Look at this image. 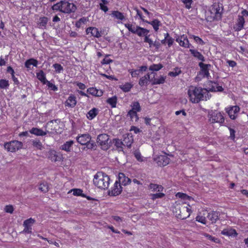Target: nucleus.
Listing matches in <instances>:
<instances>
[{
  "label": "nucleus",
  "mask_w": 248,
  "mask_h": 248,
  "mask_svg": "<svg viewBox=\"0 0 248 248\" xmlns=\"http://www.w3.org/2000/svg\"><path fill=\"white\" fill-rule=\"evenodd\" d=\"M172 212L177 218L185 219L190 216L191 209L186 206L185 203L177 201L173 205Z\"/></svg>",
  "instance_id": "nucleus-1"
},
{
  "label": "nucleus",
  "mask_w": 248,
  "mask_h": 248,
  "mask_svg": "<svg viewBox=\"0 0 248 248\" xmlns=\"http://www.w3.org/2000/svg\"><path fill=\"white\" fill-rule=\"evenodd\" d=\"M206 93V90L200 87H192L188 91L190 101L194 103H198L200 101L204 100L206 98L204 94Z\"/></svg>",
  "instance_id": "nucleus-2"
},
{
  "label": "nucleus",
  "mask_w": 248,
  "mask_h": 248,
  "mask_svg": "<svg viewBox=\"0 0 248 248\" xmlns=\"http://www.w3.org/2000/svg\"><path fill=\"white\" fill-rule=\"evenodd\" d=\"M53 10L59 11L62 13L70 14L74 13L77 10V6L73 3L66 0H62L52 6Z\"/></svg>",
  "instance_id": "nucleus-3"
},
{
  "label": "nucleus",
  "mask_w": 248,
  "mask_h": 248,
  "mask_svg": "<svg viewBox=\"0 0 248 248\" xmlns=\"http://www.w3.org/2000/svg\"><path fill=\"white\" fill-rule=\"evenodd\" d=\"M93 184L98 188L106 189L108 188L110 178L109 176L103 172H98L94 176Z\"/></svg>",
  "instance_id": "nucleus-4"
},
{
  "label": "nucleus",
  "mask_w": 248,
  "mask_h": 248,
  "mask_svg": "<svg viewBox=\"0 0 248 248\" xmlns=\"http://www.w3.org/2000/svg\"><path fill=\"white\" fill-rule=\"evenodd\" d=\"M124 26L129 31L133 34H137L139 37H144L147 36L149 33V30L140 27L139 26H134L133 24L126 23L124 24Z\"/></svg>",
  "instance_id": "nucleus-5"
},
{
  "label": "nucleus",
  "mask_w": 248,
  "mask_h": 248,
  "mask_svg": "<svg viewBox=\"0 0 248 248\" xmlns=\"http://www.w3.org/2000/svg\"><path fill=\"white\" fill-rule=\"evenodd\" d=\"M96 142L104 151L108 149L112 144L111 140H109V136L106 134L99 135L96 139Z\"/></svg>",
  "instance_id": "nucleus-6"
},
{
  "label": "nucleus",
  "mask_w": 248,
  "mask_h": 248,
  "mask_svg": "<svg viewBox=\"0 0 248 248\" xmlns=\"http://www.w3.org/2000/svg\"><path fill=\"white\" fill-rule=\"evenodd\" d=\"M23 143L18 140H13L4 143V147L8 151L15 152L22 148Z\"/></svg>",
  "instance_id": "nucleus-7"
},
{
  "label": "nucleus",
  "mask_w": 248,
  "mask_h": 248,
  "mask_svg": "<svg viewBox=\"0 0 248 248\" xmlns=\"http://www.w3.org/2000/svg\"><path fill=\"white\" fill-rule=\"evenodd\" d=\"M209 120L212 123H218L222 124L224 122V119L220 112L216 110L211 111L208 114Z\"/></svg>",
  "instance_id": "nucleus-8"
},
{
  "label": "nucleus",
  "mask_w": 248,
  "mask_h": 248,
  "mask_svg": "<svg viewBox=\"0 0 248 248\" xmlns=\"http://www.w3.org/2000/svg\"><path fill=\"white\" fill-rule=\"evenodd\" d=\"M211 13L214 15V18L218 20L221 18L222 16V7L219 3H214L210 8Z\"/></svg>",
  "instance_id": "nucleus-9"
},
{
  "label": "nucleus",
  "mask_w": 248,
  "mask_h": 248,
  "mask_svg": "<svg viewBox=\"0 0 248 248\" xmlns=\"http://www.w3.org/2000/svg\"><path fill=\"white\" fill-rule=\"evenodd\" d=\"M176 41L179 43L180 46H183L184 47L189 48L190 46L193 47V46H192L189 43L187 36L185 35H183L180 37H177L176 39Z\"/></svg>",
  "instance_id": "nucleus-10"
},
{
  "label": "nucleus",
  "mask_w": 248,
  "mask_h": 248,
  "mask_svg": "<svg viewBox=\"0 0 248 248\" xmlns=\"http://www.w3.org/2000/svg\"><path fill=\"white\" fill-rule=\"evenodd\" d=\"M122 191V187L119 184L118 181H116L114 187L111 191H108V194L110 196H116L121 194Z\"/></svg>",
  "instance_id": "nucleus-11"
},
{
  "label": "nucleus",
  "mask_w": 248,
  "mask_h": 248,
  "mask_svg": "<svg viewBox=\"0 0 248 248\" xmlns=\"http://www.w3.org/2000/svg\"><path fill=\"white\" fill-rule=\"evenodd\" d=\"M133 138L131 133H126L123 135V144L124 146H127L128 148L131 147V145L133 142Z\"/></svg>",
  "instance_id": "nucleus-12"
},
{
  "label": "nucleus",
  "mask_w": 248,
  "mask_h": 248,
  "mask_svg": "<svg viewBox=\"0 0 248 248\" xmlns=\"http://www.w3.org/2000/svg\"><path fill=\"white\" fill-rule=\"evenodd\" d=\"M208 89L210 92H222L223 88L221 86H218L217 82L209 81L208 82Z\"/></svg>",
  "instance_id": "nucleus-13"
},
{
  "label": "nucleus",
  "mask_w": 248,
  "mask_h": 248,
  "mask_svg": "<svg viewBox=\"0 0 248 248\" xmlns=\"http://www.w3.org/2000/svg\"><path fill=\"white\" fill-rule=\"evenodd\" d=\"M76 139L77 141L81 145H85L90 141L91 137L89 134H84L78 135Z\"/></svg>",
  "instance_id": "nucleus-14"
},
{
  "label": "nucleus",
  "mask_w": 248,
  "mask_h": 248,
  "mask_svg": "<svg viewBox=\"0 0 248 248\" xmlns=\"http://www.w3.org/2000/svg\"><path fill=\"white\" fill-rule=\"evenodd\" d=\"M156 160L159 166H165L169 163L170 159L166 155H160Z\"/></svg>",
  "instance_id": "nucleus-15"
},
{
  "label": "nucleus",
  "mask_w": 248,
  "mask_h": 248,
  "mask_svg": "<svg viewBox=\"0 0 248 248\" xmlns=\"http://www.w3.org/2000/svg\"><path fill=\"white\" fill-rule=\"evenodd\" d=\"M151 74H153L154 76L153 78L151 79V81H152L153 85L160 84L165 82V79L166 78V76H161L159 78H157L155 77V76L156 74L155 73L153 72Z\"/></svg>",
  "instance_id": "nucleus-16"
},
{
  "label": "nucleus",
  "mask_w": 248,
  "mask_h": 248,
  "mask_svg": "<svg viewBox=\"0 0 248 248\" xmlns=\"http://www.w3.org/2000/svg\"><path fill=\"white\" fill-rule=\"evenodd\" d=\"M119 184L126 186L131 183V179L125 176L124 173H120L118 176Z\"/></svg>",
  "instance_id": "nucleus-17"
},
{
  "label": "nucleus",
  "mask_w": 248,
  "mask_h": 248,
  "mask_svg": "<svg viewBox=\"0 0 248 248\" xmlns=\"http://www.w3.org/2000/svg\"><path fill=\"white\" fill-rule=\"evenodd\" d=\"M219 216L220 214L219 212L212 211L208 213L207 217L213 223H215L217 220L219 219Z\"/></svg>",
  "instance_id": "nucleus-18"
},
{
  "label": "nucleus",
  "mask_w": 248,
  "mask_h": 248,
  "mask_svg": "<svg viewBox=\"0 0 248 248\" xmlns=\"http://www.w3.org/2000/svg\"><path fill=\"white\" fill-rule=\"evenodd\" d=\"M30 132L37 136H43L46 135L48 131H44L41 129L33 127L30 130Z\"/></svg>",
  "instance_id": "nucleus-19"
},
{
  "label": "nucleus",
  "mask_w": 248,
  "mask_h": 248,
  "mask_svg": "<svg viewBox=\"0 0 248 248\" xmlns=\"http://www.w3.org/2000/svg\"><path fill=\"white\" fill-rule=\"evenodd\" d=\"M87 91V93L92 94V95L97 97L101 96L103 94V92L102 91V90H99L93 87L88 89Z\"/></svg>",
  "instance_id": "nucleus-20"
},
{
  "label": "nucleus",
  "mask_w": 248,
  "mask_h": 248,
  "mask_svg": "<svg viewBox=\"0 0 248 248\" xmlns=\"http://www.w3.org/2000/svg\"><path fill=\"white\" fill-rule=\"evenodd\" d=\"M245 23V19L243 16H239L237 22L236 24V27H234L236 31H240L243 28Z\"/></svg>",
  "instance_id": "nucleus-21"
},
{
  "label": "nucleus",
  "mask_w": 248,
  "mask_h": 248,
  "mask_svg": "<svg viewBox=\"0 0 248 248\" xmlns=\"http://www.w3.org/2000/svg\"><path fill=\"white\" fill-rule=\"evenodd\" d=\"M66 105L68 107L71 108L74 107L77 104L76 97L74 95H70L66 100Z\"/></svg>",
  "instance_id": "nucleus-22"
},
{
  "label": "nucleus",
  "mask_w": 248,
  "mask_h": 248,
  "mask_svg": "<svg viewBox=\"0 0 248 248\" xmlns=\"http://www.w3.org/2000/svg\"><path fill=\"white\" fill-rule=\"evenodd\" d=\"M221 233L223 235L228 236H236L237 235V233L235 230L233 229H224L221 231Z\"/></svg>",
  "instance_id": "nucleus-23"
},
{
  "label": "nucleus",
  "mask_w": 248,
  "mask_h": 248,
  "mask_svg": "<svg viewBox=\"0 0 248 248\" xmlns=\"http://www.w3.org/2000/svg\"><path fill=\"white\" fill-rule=\"evenodd\" d=\"M113 143L114 144V145L116 146L118 151H123V147L124 146L123 144L124 142H123L121 140L114 139H113Z\"/></svg>",
  "instance_id": "nucleus-24"
},
{
  "label": "nucleus",
  "mask_w": 248,
  "mask_h": 248,
  "mask_svg": "<svg viewBox=\"0 0 248 248\" xmlns=\"http://www.w3.org/2000/svg\"><path fill=\"white\" fill-rule=\"evenodd\" d=\"M48 18L46 16L41 17L39 19L38 25L39 28L46 29Z\"/></svg>",
  "instance_id": "nucleus-25"
},
{
  "label": "nucleus",
  "mask_w": 248,
  "mask_h": 248,
  "mask_svg": "<svg viewBox=\"0 0 248 248\" xmlns=\"http://www.w3.org/2000/svg\"><path fill=\"white\" fill-rule=\"evenodd\" d=\"M189 51L194 57L197 58L198 60L201 61L202 62L205 61L204 56L200 52L192 49H190Z\"/></svg>",
  "instance_id": "nucleus-26"
},
{
  "label": "nucleus",
  "mask_w": 248,
  "mask_h": 248,
  "mask_svg": "<svg viewBox=\"0 0 248 248\" xmlns=\"http://www.w3.org/2000/svg\"><path fill=\"white\" fill-rule=\"evenodd\" d=\"M150 74L148 73L145 75L144 76L141 78L139 80V85L141 86L147 85L148 82L150 81Z\"/></svg>",
  "instance_id": "nucleus-27"
},
{
  "label": "nucleus",
  "mask_w": 248,
  "mask_h": 248,
  "mask_svg": "<svg viewBox=\"0 0 248 248\" xmlns=\"http://www.w3.org/2000/svg\"><path fill=\"white\" fill-rule=\"evenodd\" d=\"M73 144L74 141L73 140L67 141L61 146L60 149L69 152L71 151V147Z\"/></svg>",
  "instance_id": "nucleus-28"
},
{
  "label": "nucleus",
  "mask_w": 248,
  "mask_h": 248,
  "mask_svg": "<svg viewBox=\"0 0 248 248\" xmlns=\"http://www.w3.org/2000/svg\"><path fill=\"white\" fill-rule=\"evenodd\" d=\"M145 22H146L151 25L153 26L155 31H157L158 30L159 27L161 25L160 21L157 19H154L151 22L145 20Z\"/></svg>",
  "instance_id": "nucleus-29"
},
{
  "label": "nucleus",
  "mask_w": 248,
  "mask_h": 248,
  "mask_svg": "<svg viewBox=\"0 0 248 248\" xmlns=\"http://www.w3.org/2000/svg\"><path fill=\"white\" fill-rule=\"evenodd\" d=\"M36 77L43 84L46 83L47 80L46 79L45 73L42 70H40L36 74Z\"/></svg>",
  "instance_id": "nucleus-30"
},
{
  "label": "nucleus",
  "mask_w": 248,
  "mask_h": 248,
  "mask_svg": "<svg viewBox=\"0 0 248 248\" xmlns=\"http://www.w3.org/2000/svg\"><path fill=\"white\" fill-rule=\"evenodd\" d=\"M199 66L201 69L200 73L202 74L209 71V68L211 66V64H204L202 62H200L199 63Z\"/></svg>",
  "instance_id": "nucleus-31"
},
{
  "label": "nucleus",
  "mask_w": 248,
  "mask_h": 248,
  "mask_svg": "<svg viewBox=\"0 0 248 248\" xmlns=\"http://www.w3.org/2000/svg\"><path fill=\"white\" fill-rule=\"evenodd\" d=\"M111 15L112 17L121 20H123L125 18L123 14L118 11H112Z\"/></svg>",
  "instance_id": "nucleus-32"
},
{
  "label": "nucleus",
  "mask_w": 248,
  "mask_h": 248,
  "mask_svg": "<svg viewBox=\"0 0 248 248\" xmlns=\"http://www.w3.org/2000/svg\"><path fill=\"white\" fill-rule=\"evenodd\" d=\"M38 61L34 59H30L26 61L25 66L26 68L30 69L31 65L37 66Z\"/></svg>",
  "instance_id": "nucleus-33"
},
{
  "label": "nucleus",
  "mask_w": 248,
  "mask_h": 248,
  "mask_svg": "<svg viewBox=\"0 0 248 248\" xmlns=\"http://www.w3.org/2000/svg\"><path fill=\"white\" fill-rule=\"evenodd\" d=\"M48 158L53 162H56L60 160V158L56 155V151L53 150L49 153Z\"/></svg>",
  "instance_id": "nucleus-34"
},
{
  "label": "nucleus",
  "mask_w": 248,
  "mask_h": 248,
  "mask_svg": "<svg viewBox=\"0 0 248 248\" xmlns=\"http://www.w3.org/2000/svg\"><path fill=\"white\" fill-rule=\"evenodd\" d=\"M97 115V109L96 108H93L90 110L87 114V117L92 120Z\"/></svg>",
  "instance_id": "nucleus-35"
},
{
  "label": "nucleus",
  "mask_w": 248,
  "mask_h": 248,
  "mask_svg": "<svg viewBox=\"0 0 248 248\" xmlns=\"http://www.w3.org/2000/svg\"><path fill=\"white\" fill-rule=\"evenodd\" d=\"M106 102L108 104H109L112 108H115L117 102V97L116 96H114L112 97L108 98Z\"/></svg>",
  "instance_id": "nucleus-36"
},
{
  "label": "nucleus",
  "mask_w": 248,
  "mask_h": 248,
  "mask_svg": "<svg viewBox=\"0 0 248 248\" xmlns=\"http://www.w3.org/2000/svg\"><path fill=\"white\" fill-rule=\"evenodd\" d=\"M128 116H129L132 121L135 122L138 121L139 117L138 116L137 112L134 110H130L127 114Z\"/></svg>",
  "instance_id": "nucleus-37"
},
{
  "label": "nucleus",
  "mask_w": 248,
  "mask_h": 248,
  "mask_svg": "<svg viewBox=\"0 0 248 248\" xmlns=\"http://www.w3.org/2000/svg\"><path fill=\"white\" fill-rule=\"evenodd\" d=\"M149 189H152L153 191H161L163 189V187L160 185L155 184H150L149 186Z\"/></svg>",
  "instance_id": "nucleus-38"
},
{
  "label": "nucleus",
  "mask_w": 248,
  "mask_h": 248,
  "mask_svg": "<svg viewBox=\"0 0 248 248\" xmlns=\"http://www.w3.org/2000/svg\"><path fill=\"white\" fill-rule=\"evenodd\" d=\"M163 67L161 63L153 64L150 66L149 69L152 71H158Z\"/></svg>",
  "instance_id": "nucleus-39"
},
{
  "label": "nucleus",
  "mask_w": 248,
  "mask_h": 248,
  "mask_svg": "<svg viewBox=\"0 0 248 248\" xmlns=\"http://www.w3.org/2000/svg\"><path fill=\"white\" fill-rule=\"evenodd\" d=\"M39 189L44 193L47 192L48 190V186L47 183L45 182L41 183L39 185Z\"/></svg>",
  "instance_id": "nucleus-40"
},
{
  "label": "nucleus",
  "mask_w": 248,
  "mask_h": 248,
  "mask_svg": "<svg viewBox=\"0 0 248 248\" xmlns=\"http://www.w3.org/2000/svg\"><path fill=\"white\" fill-rule=\"evenodd\" d=\"M86 148L88 149L95 150L97 147L96 144L94 140H90L87 144H85Z\"/></svg>",
  "instance_id": "nucleus-41"
},
{
  "label": "nucleus",
  "mask_w": 248,
  "mask_h": 248,
  "mask_svg": "<svg viewBox=\"0 0 248 248\" xmlns=\"http://www.w3.org/2000/svg\"><path fill=\"white\" fill-rule=\"evenodd\" d=\"M101 1L102 3L99 4L100 9L105 12H107L108 9L105 5L108 4V1L107 0H101Z\"/></svg>",
  "instance_id": "nucleus-42"
},
{
  "label": "nucleus",
  "mask_w": 248,
  "mask_h": 248,
  "mask_svg": "<svg viewBox=\"0 0 248 248\" xmlns=\"http://www.w3.org/2000/svg\"><path fill=\"white\" fill-rule=\"evenodd\" d=\"M176 196L183 200H191L193 199L191 197L187 195L186 194L181 192H178L176 194Z\"/></svg>",
  "instance_id": "nucleus-43"
},
{
  "label": "nucleus",
  "mask_w": 248,
  "mask_h": 248,
  "mask_svg": "<svg viewBox=\"0 0 248 248\" xmlns=\"http://www.w3.org/2000/svg\"><path fill=\"white\" fill-rule=\"evenodd\" d=\"M35 222V220L34 219H33L32 218H30L28 219L25 220L24 221L23 226L28 227H31V225L33 223H34Z\"/></svg>",
  "instance_id": "nucleus-44"
},
{
  "label": "nucleus",
  "mask_w": 248,
  "mask_h": 248,
  "mask_svg": "<svg viewBox=\"0 0 248 248\" xmlns=\"http://www.w3.org/2000/svg\"><path fill=\"white\" fill-rule=\"evenodd\" d=\"M132 87V85L129 83H126L125 84L122 85L120 87V88L124 92H129L131 88Z\"/></svg>",
  "instance_id": "nucleus-45"
},
{
  "label": "nucleus",
  "mask_w": 248,
  "mask_h": 248,
  "mask_svg": "<svg viewBox=\"0 0 248 248\" xmlns=\"http://www.w3.org/2000/svg\"><path fill=\"white\" fill-rule=\"evenodd\" d=\"M174 71H175L170 72L169 73V75L171 76V77H175L177 76H178L179 74H180L181 73V72H182V71L180 70V69L179 68H178V67L175 68H174Z\"/></svg>",
  "instance_id": "nucleus-46"
},
{
  "label": "nucleus",
  "mask_w": 248,
  "mask_h": 248,
  "mask_svg": "<svg viewBox=\"0 0 248 248\" xmlns=\"http://www.w3.org/2000/svg\"><path fill=\"white\" fill-rule=\"evenodd\" d=\"M9 86V81L6 79H0V89H6Z\"/></svg>",
  "instance_id": "nucleus-47"
},
{
  "label": "nucleus",
  "mask_w": 248,
  "mask_h": 248,
  "mask_svg": "<svg viewBox=\"0 0 248 248\" xmlns=\"http://www.w3.org/2000/svg\"><path fill=\"white\" fill-rule=\"evenodd\" d=\"M92 31L91 32V35L95 37L99 38L101 36V35L99 31L97 28L95 27H92Z\"/></svg>",
  "instance_id": "nucleus-48"
},
{
  "label": "nucleus",
  "mask_w": 248,
  "mask_h": 248,
  "mask_svg": "<svg viewBox=\"0 0 248 248\" xmlns=\"http://www.w3.org/2000/svg\"><path fill=\"white\" fill-rule=\"evenodd\" d=\"M32 142L33 147L37 149L42 150L43 148V145L40 140H33Z\"/></svg>",
  "instance_id": "nucleus-49"
},
{
  "label": "nucleus",
  "mask_w": 248,
  "mask_h": 248,
  "mask_svg": "<svg viewBox=\"0 0 248 248\" xmlns=\"http://www.w3.org/2000/svg\"><path fill=\"white\" fill-rule=\"evenodd\" d=\"M53 67L55 70V71L57 73H60L63 70V67L59 63H55L53 65Z\"/></svg>",
  "instance_id": "nucleus-50"
},
{
  "label": "nucleus",
  "mask_w": 248,
  "mask_h": 248,
  "mask_svg": "<svg viewBox=\"0 0 248 248\" xmlns=\"http://www.w3.org/2000/svg\"><path fill=\"white\" fill-rule=\"evenodd\" d=\"M132 107V108L131 110H134L136 111V112H137V111L139 112L141 110L140 103L138 102H133V105Z\"/></svg>",
  "instance_id": "nucleus-51"
},
{
  "label": "nucleus",
  "mask_w": 248,
  "mask_h": 248,
  "mask_svg": "<svg viewBox=\"0 0 248 248\" xmlns=\"http://www.w3.org/2000/svg\"><path fill=\"white\" fill-rule=\"evenodd\" d=\"M190 38H193L197 44L202 45L204 44V42L203 41V40L198 36L194 35H191Z\"/></svg>",
  "instance_id": "nucleus-52"
},
{
  "label": "nucleus",
  "mask_w": 248,
  "mask_h": 248,
  "mask_svg": "<svg viewBox=\"0 0 248 248\" xmlns=\"http://www.w3.org/2000/svg\"><path fill=\"white\" fill-rule=\"evenodd\" d=\"M134 156L137 159L138 161L141 162L142 161V156L139 150H136L134 152Z\"/></svg>",
  "instance_id": "nucleus-53"
},
{
  "label": "nucleus",
  "mask_w": 248,
  "mask_h": 248,
  "mask_svg": "<svg viewBox=\"0 0 248 248\" xmlns=\"http://www.w3.org/2000/svg\"><path fill=\"white\" fill-rule=\"evenodd\" d=\"M73 195L75 196H81L83 197H86L84 194H82V190L80 189H73Z\"/></svg>",
  "instance_id": "nucleus-54"
},
{
  "label": "nucleus",
  "mask_w": 248,
  "mask_h": 248,
  "mask_svg": "<svg viewBox=\"0 0 248 248\" xmlns=\"http://www.w3.org/2000/svg\"><path fill=\"white\" fill-rule=\"evenodd\" d=\"M149 34L147 36H145V37L144 38V42L145 43H148L149 45V47H152L154 46V42L151 39L149 38Z\"/></svg>",
  "instance_id": "nucleus-55"
},
{
  "label": "nucleus",
  "mask_w": 248,
  "mask_h": 248,
  "mask_svg": "<svg viewBox=\"0 0 248 248\" xmlns=\"http://www.w3.org/2000/svg\"><path fill=\"white\" fill-rule=\"evenodd\" d=\"M152 199L154 200L156 199L161 198L165 196V194L163 193H157L155 194H152Z\"/></svg>",
  "instance_id": "nucleus-56"
},
{
  "label": "nucleus",
  "mask_w": 248,
  "mask_h": 248,
  "mask_svg": "<svg viewBox=\"0 0 248 248\" xmlns=\"http://www.w3.org/2000/svg\"><path fill=\"white\" fill-rule=\"evenodd\" d=\"M46 84L48 87L50 88L51 90L53 91H57L58 90V87L48 80Z\"/></svg>",
  "instance_id": "nucleus-57"
},
{
  "label": "nucleus",
  "mask_w": 248,
  "mask_h": 248,
  "mask_svg": "<svg viewBox=\"0 0 248 248\" xmlns=\"http://www.w3.org/2000/svg\"><path fill=\"white\" fill-rule=\"evenodd\" d=\"M196 221L202 223L203 224H206V218L204 217L201 216H198L196 218Z\"/></svg>",
  "instance_id": "nucleus-58"
},
{
  "label": "nucleus",
  "mask_w": 248,
  "mask_h": 248,
  "mask_svg": "<svg viewBox=\"0 0 248 248\" xmlns=\"http://www.w3.org/2000/svg\"><path fill=\"white\" fill-rule=\"evenodd\" d=\"M205 236L208 238V239L211 240L213 242H214L217 243L219 242V240L218 239V238L217 237H213L212 235L208 234H206Z\"/></svg>",
  "instance_id": "nucleus-59"
},
{
  "label": "nucleus",
  "mask_w": 248,
  "mask_h": 248,
  "mask_svg": "<svg viewBox=\"0 0 248 248\" xmlns=\"http://www.w3.org/2000/svg\"><path fill=\"white\" fill-rule=\"evenodd\" d=\"M4 210L6 213L12 214L14 211V207L11 205H6L5 207Z\"/></svg>",
  "instance_id": "nucleus-60"
},
{
  "label": "nucleus",
  "mask_w": 248,
  "mask_h": 248,
  "mask_svg": "<svg viewBox=\"0 0 248 248\" xmlns=\"http://www.w3.org/2000/svg\"><path fill=\"white\" fill-rule=\"evenodd\" d=\"M181 1L185 4L186 8L189 9L191 8L192 0H181Z\"/></svg>",
  "instance_id": "nucleus-61"
},
{
  "label": "nucleus",
  "mask_w": 248,
  "mask_h": 248,
  "mask_svg": "<svg viewBox=\"0 0 248 248\" xmlns=\"http://www.w3.org/2000/svg\"><path fill=\"white\" fill-rule=\"evenodd\" d=\"M227 112L231 119H232V120H234L235 119L236 116L234 115V114L233 113V111L231 108H230L228 110H227Z\"/></svg>",
  "instance_id": "nucleus-62"
},
{
  "label": "nucleus",
  "mask_w": 248,
  "mask_h": 248,
  "mask_svg": "<svg viewBox=\"0 0 248 248\" xmlns=\"http://www.w3.org/2000/svg\"><path fill=\"white\" fill-rule=\"evenodd\" d=\"M24 229L23 231V232L26 233H31L32 232V228L31 227H28L26 226H24Z\"/></svg>",
  "instance_id": "nucleus-63"
},
{
  "label": "nucleus",
  "mask_w": 248,
  "mask_h": 248,
  "mask_svg": "<svg viewBox=\"0 0 248 248\" xmlns=\"http://www.w3.org/2000/svg\"><path fill=\"white\" fill-rule=\"evenodd\" d=\"M229 130H230V138L232 140H234V138H235V130L232 128H229Z\"/></svg>",
  "instance_id": "nucleus-64"
}]
</instances>
